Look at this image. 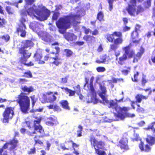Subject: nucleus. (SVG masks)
<instances>
[{
  "label": "nucleus",
  "instance_id": "obj_1",
  "mask_svg": "<svg viewBox=\"0 0 155 155\" xmlns=\"http://www.w3.org/2000/svg\"><path fill=\"white\" fill-rule=\"evenodd\" d=\"M81 17L80 14L77 12L76 14L71 13L60 18L56 22L59 32L61 34H64L67 29L71 28V23L74 25L80 23V22H78V21L80 19Z\"/></svg>",
  "mask_w": 155,
  "mask_h": 155
},
{
  "label": "nucleus",
  "instance_id": "obj_2",
  "mask_svg": "<svg viewBox=\"0 0 155 155\" xmlns=\"http://www.w3.org/2000/svg\"><path fill=\"white\" fill-rule=\"evenodd\" d=\"M105 38L108 42H113V44H110L109 49L110 51L114 52L118 48V45L121 44L123 42L122 34L120 31H114L111 34L107 33Z\"/></svg>",
  "mask_w": 155,
  "mask_h": 155
},
{
  "label": "nucleus",
  "instance_id": "obj_3",
  "mask_svg": "<svg viewBox=\"0 0 155 155\" xmlns=\"http://www.w3.org/2000/svg\"><path fill=\"white\" fill-rule=\"evenodd\" d=\"M86 76L84 78L85 83L84 85V87L86 85L89 91L88 95H91V99L87 101V103H93L95 104L97 102V100L96 98V93L93 86V82L94 77L93 74L90 72H86Z\"/></svg>",
  "mask_w": 155,
  "mask_h": 155
},
{
  "label": "nucleus",
  "instance_id": "obj_4",
  "mask_svg": "<svg viewBox=\"0 0 155 155\" xmlns=\"http://www.w3.org/2000/svg\"><path fill=\"white\" fill-rule=\"evenodd\" d=\"M132 46V44L130 43L128 45L123 48L122 50L124 51V53L123 54L127 59L133 58V63L137 62L144 53L145 49L143 47L141 46L139 51L135 54V51L130 49V48Z\"/></svg>",
  "mask_w": 155,
  "mask_h": 155
},
{
  "label": "nucleus",
  "instance_id": "obj_5",
  "mask_svg": "<svg viewBox=\"0 0 155 155\" xmlns=\"http://www.w3.org/2000/svg\"><path fill=\"white\" fill-rule=\"evenodd\" d=\"M16 101L19 104L20 110L24 114H27L30 109V100L29 97L21 92L18 96Z\"/></svg>",
  "mask_w": 155,
  "mask_h": 155
},
{
  "label": "nucleus",
  "instance_id": "obj_6",
  "mask_svg": "<svg viewBox=\"0 0 155 155\" xmlns=\"http://www.w3.org/2000/svg\"><path fill=\"white\" fill-rule=\"evenodd\" d=\"M136 0H130L128 4V6L126 8V10L130 16L134 17L144 11V8L141 5H139L137 6L136 10Z\"/></svg>",
  "mask_w": 155,
  "mask_h": 155
},
{
  "label": "nucleus",
  "instance_id": "obj_7",
  "mask_svg": "<svg viewBox=\"0 0 155 155\" xmlns=\"http://www.w3.org/2000/svg\"><path fill=\"white\" fill-rule=\"evenodd\" d=\"M2 107L5 110L2 113L3 118L2 121L3 123H8L9 120L12 119L15 115V107L7 106L5 108L3 104L0 105V108Z\"/></svg>",
  "mask_w": 155,
  "mask_h": 155
},
{
  "label": "nucleus",
  "instance_id": "obj_8",
  "mask_svg": "<svg viewBox=\"0 0 155 155\" xmlns=\"http://www.w3.org/2000/svg\"><path fill=\"white\" fill-rule=\"evenodd\" d=\"M59 95L57 91H48L42 94L41 101L42 103H53L57 99V96Z\"/></svg>",
  "mask_w": 155,
  "mask_h": 155
},
{
  "label": "nucleus",
  "instance_id": "obj_9",
  "mask_svg": "<svg viewBox=\"0 0 155 155\" xmlns=\"http://www.w3.org/2000/svg\"><path fill=\"white\" fill-rule=\"evenodd\" d=\"M38 7L41 10L39 9L36 10V14L38 16L37 17V19L41 21L47 20L50 15V11L45 6L41 7L38 6Z\"/></svg>",
  "mask_w": 155,
  "mask_h": 155
},
{
  "label": "nucleus",
  "instance_id": "obj_10",
  "mask_svg": "<svg viewBox=\"0 0 155 155\" xmlns=\"http://www.w3.org/2000/svg\"><path fill=\"white\" fill-rule=\"evenodd\" d=\"M22 45H21L19 48L18 53L21 55H24L31 54L27 48H29V49L33 47L34 45L33 42L31 40H25L22 42Z\"/></svg>",
  "mask_w": 155,
  "mask_h": 155
},
{
  "label": "nucleus",
  "instance_id": "obj_11",
  "mask_svg": "<svg viewBox=\"0 0 155 155\" xmlns=\"http://www.w3.org/2000/svg\"><path fill=\"white\" fill-rule=\"evenodd\" d=\"M130 109L129 107H121L119 106L117 111V117L123 119L125 117H134L135 116L134 114H131L127 113V112Z\"/></svg>",
  "mask_w": 155,
  "mask_h": 155
},
{
  "label": "nucleus",
  "instance_id": "obj_12",
  "mask_svg": "<svg viewBox=\"0 0 155 155\" xmlns=\"http://www.w3.org/2000/svg\"><path fill=\"white\" fill-rule=\"evenodd\" d=\"M18 141L15 139H14L10 141L9 142L5 144L2 148L0 150V154L1 155H7V152L5 150L9 147L10 149H13L17 146Z\"/></svg>",
  "mask_w": 155,
  "mask_h": 155
},
{
  "label": "nucleus",
  "instance_id": "obj_13",
  "mask_svg": "<svg viewBox=\"0 0 155 155\" xmlns=\"http://www.w3.org/2000/svg\"><path fill=\"white\" fill-rule=\"evenodd\" d=\"M49 58L54 60L53 61L50 63V66L53 69L55 68L56 66H58L62 63L61 58L57 55H55V57H51L49 56V54H47L44 57V61H47Z\"/></svg>",
  "mask_w": 155,
  "mask_h": 155
},
{
  "label": "nucleus",
  "instance_id": "obj_14",
  "mask_svg": "<svg viewBox=\"0 0 155 155\" xmlns=\"http://www.w3.org/2000/svg\"><path fill=\"white\" fill-rule=\"evenodd\" d=\"M31 54L22 55L21 57L19 58L18 63L21 66L23 65L26 66L27 67L33 66L34 65V63L31 61H30L28 63H27L28 59L31 57Z\"/></svg>",
  "mask_w": 155,
  "mask_h": 155
},
{
  "label": "nucleus",
  "instance_id": "obj_15",
  "mask_svg": "<svg viewBox=\"0 0 155 155\" xmlns=\"http://www.w3.org/2000/svg\"><path fill=\"white\" fill-rule=\"evenodd\" d=\"M41 121V119L40 118L34 120L33 126L34 127V130L32 132H29L30 135L36 134V130H39L38 132L41 134H43L44 133V130L42 129V127L40 124Z\"/></svg>",
  "mask_w": 155,
  "mask_h": 155
},
{
  "label": "nucleus",
  "instance_id": "obj_16",
  "mask_svg": "<svg viewBox=\"0 0 155 155\" xmlns=\"http://www.w3.org/2000/svg\"><path fill=\"white\" fill-rule=\"evenodd\" d=\"M115 55L116 56L115 60L117 62V64L120 65H123L125 64L126 61L128 59L125 55H123L118 57L120 54V52L115 53Z\"/></svg>",
  "mask_w": 155,
  "mask_h": 155
},
{
  "label": "nucleus",
  "instance_id": "obj_17",
  "mask_svg": "<svg viewBox=\"0 0 155 155\" xmlns=\"http://www.w3.org/2000/svg\"><path fill=\"white\" fill-rule=\"evenodd\" d=\"M91 142L92 144H93L95 149H104L105 143L102 141H98L94 137L91 138Z\"/></svg>",
  "mask_w": 155,
  "mask_h": 155
},
{
  "label": "nucleus",
  "instance_id": "obj_18",
  "mask_svg": "<svg viewBox=\"0 0 155 155\" xmlns=\"http://www.w3.org/2000/svg\"><path fill=\"white\" fill-rule=\"evenodd\" d=\"M148 96H144L142 94H138L136 95L135 97L136 101H131V105L132 108L135 109V107L134 104H135V102L140 103L143 100H147L148 98Z\"/></svg>",
  "mask_w": 155,
  "mask_h": 155
},
{
  "label": "nucleus",
  "instance_id": "obj_19",
  "mask_svg": "<svg viewBox=\"0 0 155 155\" xmlns=\"http://www.w3.org/2000/svg\"><path fill=\"white\" fill-rule=\"evenodd\" d=\"M135 138L133 139V141H138L140 140L141 141V143L139 145V147L140 149L142 151H144L146 152H149L150 150V147L148 145H146L144 147L143 143L142 142L139 136H134Z\"/></svg>",
  "mask_w": 155,
  "mask_h": 155
},
{
  "label": "nucleus",
  "instance_id": "obj_20",
  "mask_svg": "<svg viewBox=\"0 0 155 155\" xmlns=\"http://www.w3.org/2000/svg\"><path fill=\"white\" fill-rule=\"evenodd\" d=\"M139 34L138 32L133 31L131 34V39L132 40V42L135 44L136 45L139 43L141 38L138 39Z\"/></svg>",
  "mask_w": 155,
  "mask_h": 155
},
{
  "label": "nucleus",
  "instance_id": "obj_21",
  "mask_svg": "<svg viewBox=\"0 0 155 155\" xmlns=\"http://www.w3.org/2000/svg\"><path fill=\"white\" fill-rule=\"evenodd\" d=\"M26 28L25 25H18L16 32L18 34H20L21 37L24 38L26 35Z\"/></svg>",
  "mask_w": 155,
  "mask_h": 155
},
{
  "label": "nucleus",
  "instance_id": "obj_22",
  "mask_svg": "<svg viewBox=\"0 0 155 155\" xmlns=\"http://www.w3.org/2000/svg\"><path fill=\"white\" fill-rule=\"evenodd\" d=\"M127 139L124 137L119 141V146L121 149L127 150L128 149V147L127 145Z\"/></svg>",
  "mask_w": 155,
  "mask_h": 155
},
{
  "label": "nucleus",
  "instance_id": "obj_23",
  "mask_svg": "<svg viewBox=\"0 0 155 155\" xmlns=\"http://www.w3.org/2000/svg\"><path fill=\"white\" fill-rule=\"evenodd\" d=\"M64 38L68 41H73L77 38V36L73 33L68 32L64 35Z\"/></svg>",
  "mask_w": 155,
  "mask_h": 155
},
{
  "label": "nucleus",
  "instance_id": "obj_24",
  "mask_svg": "<svg viewBox=\"0 0 155 155\" xmlns=\"http://www.w3.org/2000/svg\"><path fill=\"white\" fill-rule=\"evenodd\" d=\"M42 57L43 56L42 54L37 52L34 54L33 57L35 61L38 62V64H44L45 63L44 61L41 60Z\"/></svg>",
  "mask_w": 155,
  "mask_h": 155
},
{
  "label": "nucleus",
  "instance_id": "obj_25",
  "mask_svg": "<svg viewBox=\"0 0 155 155\" xmlns=\"http://www.w3.org/2000/svg\"><path fill=\"white\" fill-rule=\"evenodd\" d=\"M47 107L49 110L53 109L54 111L58 112L62 111L61 108L57 104H50L47 106Z\"/></svg>",
  "mask_w": 155,
  "mask_h": 155
},
{
  "label": "nucleus",
  "instance_id": "obj_26",
  "mask_svg": "<svg viewBox=\"0 0 155 155\" xmlns=\"http://www.w3.org/2000/svg\"><path fill=\"white\" fill-rule=\"evenodd\" d=\"M21 89L24 92H26L27 94L33 92L35 89L32 86H31L28 87L27 85H25L21 86Z\"/></svg>",
  "mask_w": 155,
  "mask_h": 155
},
{
  "label": "nucleus",
  "instance_id": "obj_27",
  "mask_svg": "<svg viewBox=\"0 0 155 155\" xmlns=\"http://www.w3.org/2000/svg\"><path fill=\"white\" fill-rule=\"evenodd\" d=\"M131 70V67L130 66H124L123 68L121 70L122 74L124 76H127L130 73Z\"/></svg>",
  "mask_w": 155,
  "mask_h": 155
},
{
  "label": "nucleus",
  "instance_id": "obj_28",
  "mask_svg": "<svg viewBox=\"0 0 155 155\" xmlns=\"http://www.w3.org/2000/svg\"><path fill=\"white\" fill-rule=\"evenodd\" d=\"M59 104L63 109L67 110H70V107L69 106V103L67 100H62L60 101Z\"/></svg>",
  "mask_w": 155,
  "mask_h": 155
},
{
  "label": "nucleus",
  "instance_id": "obj_29",
  "mask_svg": "<svg viewBox=\"0 0 155 155\" xmlns=\"http://www.w3.org/2000/svg\"><path fill=\"white\" fill-rule=\"evenodd\" d=\"M49 120L46 122L45 123L46 125L49 126H53L56 124L57 122V120L56 118L50 117L48 118Z\"/></svg>",
  "mask_w": 155,
  "mask_h": 155
},
{
  "label": "nucleus",
  "instance_id": "obj_30",
  "mask_svg": "<svg viewBox=\"0 0 155 155\" xmlns=\"http://www.w3.org/2000/svg\"><path fill=\"white\" fill-rule=\"evenodd\" d=\"M59 45V43L58 42H55L51 44V48L52 49L54 48L56 50V52L55 53L54 51L51 52L50 53V54H55V55H59V53L60 52V48L58 46H56L55 47H54L53 46V45Z\"/></svg>",
  "mask_w": 155,
  "mask_h": 155
},
{
  "label": "nucleus",
  "instance_id": "obj_31",
  "mask_svg": "<svg viewBox=\"0 0 155 155\" xmlns=\"http://www.w3.org/2000/svg\"><path fill=\"white\" fill-rule=\"evenodd\" d=\"M36 10H39V9L38 8L34 9L33 7H30L27 11V12L28 15L30 16H33L37 18V16L35 15V13L36 14Z\"/></svg>",
  "mask_w": 155,
  "mask_h": 155
},
{
  "label": "nucleus",
  "instance_id": "obj_32",
  "mask_svg": "<svg viewBox=\"0 0 155 155\" xmlns=\"http://www.w3.org/2000/svg\"><path fill=\"white\" fill-rule=\"evenodd\" d=\"M52 37L48 34H45L42 37V39L46 42H51L52 41Z\"/></svg>",
  "mask_w": 155,
  "mask_h": 155
},
{
  "label": "nucleus",
  "instance_id": "obj_33",
  "mask_svg": "<svg viewBox=\"0 0 155 155\" xmlns=\"http://www.w3.org/2000/svg\"><path fill=\"white\" fill-rule=\"evenodd\" d=\"M107 58L108 56L106 55H104L100 57V60H97L96 61V62L98 64L104 63L106 61Z\"/></svg>",
  "mask_w": 155,
  "mask_h": 155
},
{
  "label": "nucleus",
  "instance_id": "obj_34",
  "mask_svg": "<svg viewBox=\"0 0 155 155\" xmlns=\"http://www.w3.org/2000/svg\"><path fill=\"white\" fill-rule=\"evenodd\" d=\"M147 142L150 145H152L155 143V137L153 136H147L146 138Z\"/></svg>",
  "mask_w": 155,
  "mask_h": 155
},
{
  "label": "nucleus",
  "instance_id": "obj_35",
  "mask_svg": "<svg viewBox=\"0 0 155 155\" xmlns=\"http://www.w3.org/2000/svg\"><path fill=\"white\" fill-rule=\"evenodd\" d=\"M83 38L88 43H91L94 39V37L90 35H86L83 37Z\"/></svg>",
  "mask_w": 155,
  "mask_h": 155
},
{
  "label": "nucleus",
  "instance_id": "obj_36",
  "mask_svg": "<svg viewBox=\"0 0 155 155\" xmlns=\"http://www.w3.org/2000/svg\"><path fill=\"white\" fill-rule=\"evenodd\" d=\"M109 108L111 107L113 109H115L116 111H117L119 106L117 104L114 102L113 100L110 101L109 103Z\"/></svg>",
  "mask_w": 155,
  "mask_h": 155
},
{
  "label": "nucleus",
  "instance_id": "obj_37",
  "mask_svg": "<svg viewBox=\"0 0 155 155\" xmlns=\"http://www.w3.org/2000/svg\"><path fill=\"white\" fill-rule=\"evenodd\" d=\"M61 88L63 90H64L65 91H67L69 93V96H74L75 92L74 91H72L68 88V87H61Z\"/></svg>",
  "mask_w": 155,
  "mask_h": 155
},
{
  "label": "nucleus",
  "instance_id": "obj_38",
  "mask_svg": "<svg viewBox=\"0 0 155 155\" xmlns=\"http://www.w3.org/2000/svg\"><path fill=\"white\" fill-rule=\"evenodd\" d=\"M5 10L9 15L13 14L15 12L14 9L9 6H6L5 8Z\"/></svg>",
  "mask_w": 155,
  "mask_h": 155
},
{
  "label": "nucleus",
  "instance_id": "obj_39",
  "mask_svg": "<svg viewBox=\"0 0 155 155\" xmlns=\"http://www.w3.org/2000/svg\"><path fill=\"white\" fill-rule=\"evenodd\" d=\"M104 15L103 12L100 11L98 12L97 14V18L100 21H104Z\"/></svg>",
  "mask_w": 155,
  "mask_h": 155
},
{
  "label": "nucleus",
  "instance_id": "obj_40",
  "mask_svg": "<svg viewBox=\"0 0 155 155\" xmlns=\"http://www.w3.org/2000/svg\"><path fill=\"white\" fill-rule=\"evenodd\" d=\"M99 85L100 89L101 91V93H103L105 95L107 92V90L106 87L104 86V84L102 85L101 84H99Z\"/></svg>",
  "mask_w": 155,
  "mask_h": 155
},
{
  "label": "nucleus",
  "instance_id": "obj_41",
  "mask_svg": "<svg viewBox=\"0 0 155 155\" xmlns=\"http://www.w3.org/2000/svg\"><path fill=\"white\" fill-rule=\"evenodd\" d=\"M64 51L65 53L66 56L68 57H71L73 54V51L69 49H64Z\"/></svg>",
  "mask_w": 155,
  "mask_h": 155
},
{
  "label": "nucleus",
  "instance_id": "obj_42",
  "mask_svg": "<svg viewBox=\"0 0 155 155\" xmlns=\"http://www.w3.org/2000/svg\"><path fill=\"white\" fill-rule=\"evenodd\" d=\"M7 22L4 18H1L0 17V28L4 27L6 25Z\"/></svg>",
  "mask_w": 155,
  "mask_h": 155
},
{
  "label": "nucleus",
  "instance_id": "obj_43",
  "mask_svg": "<svg viewBox=\"0 0 155 155\" xmlns=\"http://www.w3.org/2000/svg\"><path fill=\"white\" fill-rule=\"evenodd\" d=\"M23 76L27 78H32L33 77L32 73L29 70L25 72Z\"/></svg>",
  "mask_w": 155,
  "mask_h": 155
},
{
  "label": "nucleus",
  "instance_id": "obj_44",
  "mask_svg": "<svg viewBox=\"0 0 155 155\" xmlns=\"http://www.w3.org/2000/svg\"><path fill=\"white\" fill-rule=\"evenodd\" d=\"M137 107L136 109V111L138 113H143L145 111L144 109L141 107L140 105L137 104Z\"/></svg>",
  "mask_w": 155,
  "mask_h": 155
},
{
  "label": "nucleus",
  "instance_id": "obj_45",
  "mask_svg": "<svg viewBox=\"0 0 155 155\" xmlns=\"http://www.w3.org/2000/svg\"><path fill=\"white\" fill-rule=\"evenodd\" d=\"M139 73L138 71L136 72L134 74V78H132V80L134 82H138V76Z\"/></svg>",
  "mask_w": 155,
  "mask_h": 155
},
{
  "label": "nucleus",
  "instance_id": "obj_46",
  "mask_svg": "<svg viewBox=\"0 0 155 155\" xmlns=\"http://www.w3.org/2000/svg\"><path fill=\"white\" fill-rule=\"evenodd\" d=\"M30 97L31 99L32 107L33 108L37 101V99L35 97V95L31 96Z\"/></svg>",
  "mask_w": 155,
  "mask_h": 155
},
{
  "label": "nucleus",
  "instance_id": "obj_47",
  "mask_svg": "<svg viewBox=\"0 0 155 155\" xmlns=\"http://www.w3.org/2000/svg\"><path fill=\"white\" fill-rule=\"evenodd\" d=\"M148 80L146 78V76H143L141 80V84L142 86H144L146 84Z\"/></svg>",
  "mask_w": 155,
  "mask_h": 155
},
{
  "label": "nucleus",
  "instance_id": "obj_48",
  "mask_svg": "<svg viewBox=\"0 0 155 155\" xmlns=\"http://www.w3.org/2000/svg\"><path fill=\"white\" fill-rule=\"evenodd\" d=\"M79 130L77 131V136H82V131L83 130V127L79 125L78 126Z\"/></svg>",
  "mask_w": 155,
  "mask_h": 155
},
{
  "label": "nucleus",
  "instance_id": "obj_49",
  "mask_svg": "<svg viewBox=\"0 0 155 155\" xmlns=\"http://www.w3.org/2000/svg\"><path fill=\"white\" fill-rule=\"evenodd\" d=\"M59 14L58 12H55L54 13L52 16V20L53 21H56L59 17Z\"/></svg>",
  "mask_w": 155,
  "mask_h": 155
},
{
  "label": "nucleus",
  "instance_id": "obj_50",
  "mask_svg": "<svg viewBox=\"0 0 155 155\" xmlns=\"http://www.w3.org/2000/svg\"><path fill=\"white\" fill-rule=\"evenodd\" d=\"M96 153L99 155H107L105 152L103 151L100 150L99 149H95Z\"/></svg>",
  "mask_w": 155,
  "mask_h": 155
},
{
  "label": "nucleus",
  "instance_id": "obj_51",
  "mask_svg": "<svg viewBox=\"0 0 155 155\" xmlns=\"http://www.w3.org/2000/svg\"><path fill=\"white\" fill-rule=\"evenodd\" d=\"M75 93H76L78 94L79 95L81 93V87L79 85H77L74 88Z\"/></svg>",
  "mask_w": 155,
  "mask_h": 155
},
{
  "label": "nucleus",
  "instance_id": "obj_52",
  "mask_svg": "<svg viewBox=\"0 0 155 155\" xmlns=\"http://www.w3.org/2000/svg\"><path fill=\"white\" fill-rule=\"evenodd\" d=\"M109 3V8L110 11H111L113 9V3L114 0H107Z\"/></svg>",
  "mask_w": 155,
  "mask_h": 155
},
{
  "label": "nucleus",
  "instance_id": "obj_53",
  "mask_svg": "<svg viewBox=\"0 0 155 155\" xmlns=\"http://www.w3.org/2000/svg\"><path fill=\"white\" fill-rule=\"evenodd\" d=\"M0 38L4 40L5 41L7 42L9 40L10 36L8 35L7 34L1 36Z\"/></svg>",
  "mask_w": 155,
  "mask_h": 155
},
{
  "label": "nucleus",
  "instance_id": "obj_54",
  "mask_svg": "<svg viewBox=\"0 0 155 155\" xmlns=\"http://www.w3.org/2000/svg\"><path fill=\"white\" fill-rule=\"evenodd\" d=\"M97 71L98 72H101L106 70L105 68L103 67H98L96 68Z\"/></svg>",
  "mask_w": 155,
  "mask_h": 155
},
{
  "label": "nucleus",
  "instance_id": "obj_55",
  "mask_svg": "<svg viewBox=\"0 0 155 155\" xmlns=\"http://www.w3.org/2000/svg\"><path fill=\"white\" fill-rule=\"evenodd\" d=\"M37 23L35 22L31 23L29 25L30 27L32 30L35 29L36 27V25Z\"/></svg>",
  "mask_w": 155,
  "mask_h": 155
},
{
  "label": "nucleus",
  "instance_id": "obj_56",
  "mask_svg": "<svg viewBox=\"0 0 155 155\" xmlns=\"http://www.w3.org/2000/svg\"><path fill=\"white\" fill-rule=\"evenodd\" d=\"M25 1L27 5H31L35 2L34 0H25Z\"/></svg>",
  "mask_w": 155,
  "mask_h": 155
},
{
  "label": "nucleus",
  "instance_id": "obj_57",
  "mask_svg": "<svg viewBox=\"0 0 155 155\" xmlns=\"http://www.w3.org/2000/svg\"><path fill=\"white\" fill-rule=\"evenodd\" d=\"M68 76H66V77L62 78L61 79V83L62 84H65L67 83L68 81Z\"/></svg>",
  "mask_w": 155,
  "mask_h": 155
},
{
  "label": "nucleus",
  "instance_id": "obj_58",
  "mask_svg": "<svg viewBox=\"0 0 155 155\" xmlns=\"http://www.w3.org/2000/svg\"><path fill=\"white\" fill-rule=\"evenodd\" d=\"M20 22L21 24L18 25H25L24 23L26 22V20L23 17H21L20 20Z\"/></svg>",
  "mask_w": 155,
  "mask_h": 155
},
{
  "label": "nucleus",
  "instance_id": "obj_59",
  "mask_svg": "<svg viewBox=\"0 0 155 155\" xmlns=\"http://www.w3.org/2000/svg\"><path fill=\"white\" fill-rule=\"evenodd\" d=\"M18 81L19 83L21 84H23L24 83L27 81V80L24 78H20Z\"/></svg>",
  "mask_w": 155,
  "mask_h": 155
},
{
  "label": "nucleus",
  "instance_id": "obj_60",
  "mask_svg": "<svg viewBox=\"0 0 155 155\" xmlns=\"http://www.w3.org/2000/svg\"><path fill=\"white\" fill-rule=\"evenodd\" d=\"M35 148H34L31 149L30 150L28 151V154H34L35 153Z\"/></svg>",
  "mask_w": 155,
  "mask_h": 155
},
{
  "label": "nucleus",
  "instance_id": "obj_61",
  "mask_svg": "<svg viewBox=\"0 0 155 155\" xmlns=\"http://www.w3.org/2000/svg\"><path fill=\"white\" fill-rule=\"evenodd\" d=\"M141 27V26L140 25L138 24H137L135 25L134 31L138 32V31L140 30V29Z\"/></svg>",
  "mask_w": 155,
  "mask_h": 155
},
{
  "label": "nucleus",
  "instance_id": "obj_62",
  "mask_svg": "<svg viewBox=\"0 0 155 155\" xmlns=\"http://www.w3.org/2000/svg\"><path fill=\"white\" fill-rule=\"evenodd\" d=\"M84 42L83 41H77L76 42L75 44L77 45H78V46H81L83 45L84 44Z\"/></svg>",
  "mask_w": 155,
  "mask_h": 155
},
{
  "label": "nucleus",
  "instance_id": "obj_63",
  "mask_svg": "<svg viewBox=\"0 0 155 155\" xmlns=\"http://www.w3.org/2000/svg\"><path fill=\"white\" fill-rule=\"evenodd\" d=\"M130 29V27L127 26H125L123 28V31L124 32H126L127 31L129 30Z\"/></svg>",
  "mask_w": 155,
  "mask_h": 155
},
{
  "label": "nucleus",
  "instance_id": "obj_64",
  "mask_svg": "<svg viewBox=\"0 0 155 155\" xmlns=\"http://www.w3.org/2000/svg\"><path fill=\"white\" fill-rule=\"evenodd\" d=\"M91 32V30L89 28H85L84 29V33L86 35L88 34L89 32Z\"/></svg>",
  "mask_w": 155,
  "mask_h": 155
}]
</instances>
